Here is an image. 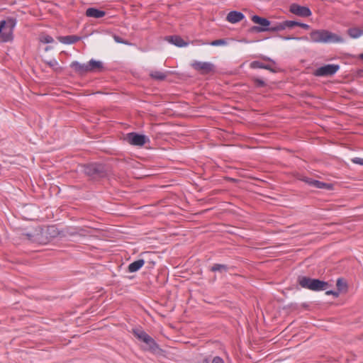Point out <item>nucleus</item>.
I'll use <instances>...</instances> for the list:
<instances>
[{"label":"nucleus","mask_w":363,"mask_h":363,"mask_svg":"<svg viewBox=\"0 0 363 363\" xmlns=\"http://www.w3.org/2000/svg\"><path fill=\"white\" fill-rule=\"evenodd\" d=\"M250 67L254 68V69H256V68L265 69H268L272 72H276V70L271 65H265L259 61L252 62L250 64Z\"/></svg>","instance_id":"19"},{"label":"nucleus","mask_w":363,"mask_h":363,"mask_svg":"<svg viewBox=\"0 0 363 363\" xmlns=\"http://www.w3.org/2000/svg\"><path fill=\"white\" fill-rule=\"evenodd\" d=\"M252 21L253 23L259 25L260 26H253L252 30L256 32H263V31H274L272 28L274 27H269L270 25V21L267 18H262L258 16H253L252 17Z\"/></svg>","instance_id":"6"},{"label":"nucleus","mask_w":363,"mask_h":363,"mask_svg":"<svg viewBox=\"0 0 363 363\" xmlns=\"http://www.w3.org/2000/svg\"><path fill=\"white\" fill-rule=\"evenodd\" d=\"M143 342H144L151 350H155V349L157 348L156 342L149 335H147Z\"/></svg>","instance_id":"23"},{"label":"nucleus","mask_w":363,"mask_h":363,"mask_svg":"<svg viewBox=\"0 0 363 363\" xmlns=\"http://www.w3.org/2000/svg\"><path fill=\"white\" fill-rule=\"evenodd\" d=\"M264 59L265 60L271 61V62H272L274 64V61H272V60H270V59H269V58H268V57H264Z\"/></svg>","instance_id":"36"},{"label":"nucleus","mask_w":363,"mask_h":363,"mask_svg":"<svg viewBox=\"0 0 363 363\" xmlns=\"http://www.w3.org/2000/svg\"><path fill=\"white\" fill-rule=\"evenodd\" d=\"M16 21L9 18L0 22V40L9 42L13 40V30L16 26Z\"/></svg>","instance_id":"3"},{"label":"nucleus","mask_w":363,"mask_h":363,"mask_svg":"<svg viewBox=\"0 0 363 363\" xmlns=\"http://www.w3.org/2000/svg\"><path fill=\"white\" fill-rule=\"evenodd\" d=\"M57 40L63 44H74L81 40L77 35L59 36Z\"/></svg>","instance_id":"13"},{"label":"nucleus","mask_w":363,"mask_h":363,"mask_svg":"<svg viewBox=\"0 0 363 363\" xmlns=\"http://www.w3.org/2000/svg\"><path fill=\"white\" fill-rule=\"evenodd\" d=\"M298 22L294 21H285L281 23H278L274 26V28H272L273 30H282L286 28H292L294 26H298Z\"/></svg>","instance_id":"12"},{"label":"nucleus","mask_w":363,"mask_h":363,"mask_svg":"<svg viewBox=\"0 0 363 363\" xmlns=\"http://www.w3.org/2000/svg\"><path fill=\"white\" fill-rule=\"evenodd\" d=\"M203 363H209V361L207 359H203Z\"/></svg>","instance_id":"37"},{"label":"nucleus","mask_w":363,"mask_h":363,"mask_svg":"<svg viewBox=\"0 0 363 363\" xmlns=\"http://www.w3.org/2000/svg\"><path fill=\"white\" fill-rule=\"evenodd\" d=\"M212 363H224V362L220 357H215L212 360Z\"/></svg>","instance_id":"33"},{"label":"nucleus","mask_w":363,"mask_h":363,"mask_svg":"<svg viewBox=\"0 0 363 363\" xmlns=\"http://www.w3.org/2000/svg\"><path fill=\"white\" fill-rule=\"evenodd\" d=\"M336 286L338 291H342L343 289H346V283L342 279H338L337 280Z\"/></svg>","instance_id":"26"},{"label":"nucleus","mask_w":363,"mask_h":363,"mask_svg":"<svg viewBox=\"0 0 363 363\" xmlns=\"http://www.w3.org/2000/svg\"><path fill=\"white\" fill-rule=\"evenodd\" d=\"M150 76L157 80H164L167 77V74L162 72L154 70L151 71Z\"/></svg>","instance_id":"21"},{"label":"nucleus","mask_w":363,"mask_h":363,"mask_svg":"<svg viewBox=\"0 0 363 363\" xmlns=\"http://www.w3.org/2000/svg\"><path fill=\"white\" fill-rule=\"evenodd\" d=\"M45 50H50V48H45Z\"/></svg>","instance_id":"40"},{"label":"nucleus","mask_w":363,"mask_h":363,"mask_svg":"<svg viewBox=\"0 0 363 363\" xmlns=\"http://www.w3.org/2000/svg\"><path fill=\"white\" fill-rule=\"evenodd\" d=\"M166 40L177 47H184L188 45L187 43L178 35L167 36Z\"/></svg>","instance_id":"14"},{"label":"nucleus","mask_w":363,"mask_h":363,"mask_svg":"<svg viewBox=\"0 0 363 363\" xmlns=\"http://www.w3.org/2000/svg\"><path fill=\"white\" fill-rule=\"evenodd\" d=\"M70 67L76 72L79 74H84L88 72L87 64H81L77 61L72 62Z\"/></svg>","instance_id":"16"},{"label":"nucleus","mask_w":363,"mask_h":363,"mask_svg":"<svg viewBox=\"0 0 363 363\" xmlns=\"http://www.w3.org/2000/svg\"><path fill=\"white\" fill-rule=\"evenodd\" d=\"M145 264V261L143 259H138L128 265L129 272H135L138 271Z\"/></svg>","instance_id":"18"},{"label":"nucleus","mask_w":363,"mask_h":363,"mask_svg":"<svg viewBox=\"0 0 363 363\" xmlns=\"http://www.w3.org/2000/svg\"><path fill=\"white\" fill-rule=\"evenodd\" d=\"M244 15L239 11H230L226 17V20L232 23H236L240 22L244 18Z\"/></svg>","instance_id":"11"},{"label":"nucleus","mask_w":363,"mask_h":363,"mask_svg":"<svg viewBox=\"0 0 363 363\" xmlns=\"http://www.w3.org/2000/svg\"><path fill=\"white\" fill-rule=\"evenodd\" d=\"M298 283L302 288L315 291L325 290L329 286L328 282L304 276L298 277Z\"/></svg>","instance_id":"2"},{"label":"nucleus","mask_w":363,"mask_h":363,"mask_svg":"<svg viewBox=\"0 0 363 363\" xmlns=\"http://www.w3.org/2000/svg\"><path fill=\"white\" fill-rule=\"evenodd\" d=\"M298 26H299L303 29H306V30H308L310 28L309 25L306 24V23H298Z\"/></svg>","instance_id":"35"},{"label":"nucleus","mask_w":363,"mask_h":363,"mask_svg":"<svg viewBox=\"0 0 363 363\" xmlns=\"http://www.w3.org/2000/svg\"><path fill=\"white\" fill-rule=\"evenodd\" d=\"M133 333L137 338H138L141 341H143L144 339H145V337L147 336V334L140 329H133Z\"/></svg>","instance_id":"24"},{"label":"nucleus","mask_w":363,"mask_h":363,"mask_svg":"<svg viewBox=\"0 0 363 363\" xmlns=\"http://www.w3.org/2000/svg\"><path fill=\"white\" fill-rule=\"evenodd\" d=\"M340 69L338 65H326L322 66L314 72V75L317 77H329L335 74Z\"/></svg>","instance_id":"7"},{"label":"nucleus","mask_w":363,"mask_h":363,"mask_svg":"<svg viewBox=\"0 0 363 363\" xmlns=\"http://www.w3.org/2000/svg\"><path fill=\"white\" fill-rule=\"evenodd\" d=\"M88 67V72H94L97 70H101L103 69V64L100 61H96L94 60H91L87 64Z\"/></svg>","instance_id":"17"},{"label":"nucleus","mask_w":363,"mask_h":363,"mask_svg":"<svg viewBox=\"0 0 363 363\" xmlns=\"http://www.w3.org/2000/svg\"><path fill=\"white\" fill-rule=\"evenodd\" d=\"M39 40L43 43H52L54 42V39L48 35L42 34L39 37Z\"/></svg>","instance_id":"25"},{"label":"nucleus","mask_w":363,"mask_h":363,"mask_svg":"<svg viewBox=\"0 0 363 363\" xmlns=\"http://www.w3.org/2000/svg\"><path fill=\"white\" fill-rule=\"evenodd\" d=\"M359 58L363 60V53L359 55Z\"/></svg>","instance_id":"38"},{"label":"nucleus","mask_w":363,"mask_h":363,"mask_svg":"<svg viewBox=\"0 0 363 363\" xmlns=\"http://www.w3.org/2000/svg\"><path fill=\"white\" fill-rule=\"evenodd\" d=\"M45 50H50V48H45Z\"/></svg>","instance_id":"41"},{"label":"nucleus","mask_w":363,"mask_h":363,"mask_svg":"<svg viewBox=\"0 0 363 363\" xmlns=\"http://www.w3.org/2000/svg\"><path fill=\"white\" fill-rule=\"evenodd\" d=\"M211 270L212 272H219L220 273H223L228 272V267L225 264H215L211 267Z\"/></svg>","instance_id":"22"},{"label":"nucleus","mask_w":363,"mask_h":363,"mask_svg":"<svg viewBox=\"0 0 363 363\" xmlns=\"http://www.w3.org/2000/svg\"><path fill=\"white\" fill-rule=\"evenodd\" d=\"M113 38L114 40L118 43H123L125 45H130V43H129L127 40H123V38H121V37H119L116 35H114L113 36Z\"/></svg>","instance_id":"29"},{"label":"nucleus","mask_w":363,"mask_h":363,"mask_svg":"<svg viewBox=\"0 0 363 363\" xmlns=\"http://www.w3.org/2000/svg\"><path fill=\"white\" fill-rule=\"evenodd\" d=\"M209 44L213 46H219V45H225L227 44V43L224 39H218V40H213Z\"/></svg>","instance_id":"27"},{"label":"nucleus","mask_w":363,"mask_h":363,"mask_svg":"<svg viewBox=\"0 0 363 363\" xmlns=\"http://www.w3.org/2000/svg\"><path fill=\"white\" fill-rule=\"evenodd\" d=\"M311 41L315 43H342L343 38L327 30H314L310 33Z\"/></svg>","instance_id":"1"},{"label":"nucleus","mask_w":363,"mask_h":363,"mask_svg":"<svg viewBox=\"0 0 363 363\" xmlns=\"http://www.w3.org/2000/svg\"><path fill=\"white\" fill-rule=\"evenodd\" d=\"M47 65L52 67V69H58V62L56 60H52L50 61H48L46 62Z\"/></svg>","instance_id":"28"},{"label":"nucleus","mask_w":363,"mask_h":363,"mask_svg":"<svg viewBox=\"0 0 363 363\" xmlns=\"http://www.w3.org/2000/svg\"><path fill=\"white\" fill-rule=\"evenodd\" d=\"M352 162L354 164L363 165V159L360 157H354L352 159Z\"/></svg>","instance_id":"32"},{"label":"nucleus","mask_w":363,"mask_h":363,"mask_svg":"<svg viewBox=\"0 0 363 363\" xmlns=\"http://www.w3.org/2000/svg\"><path fill=\"white\" fill-rule=\"evenodd\" d=\"M255 84L257 86L262 87L265 86V82L259 79H254Z\"/></svg>","instance_id":"31"},{"label":"nucleus","mask_w":363,"mask_h":363,"mask_svg":"<svg viewBox=\"0 0 363 363\" xmlns=\"http://www.w3.org/2000/svg\"><path fill=\"white\" fill-rule=\"evenodd\" d=\"M306 183L308 184L310 186L315 187L317 189H331L332 185L330 184H327L324 182H321L318 180L312 179L310 178H304L303 179Z\"/></svg>","instance_id":"10"},{"label":"nucleus","mask_w":363,"mask_h":363,"mask_svg":"<svg viewBox=\"0 0 363 363\" xmlns=\"http://www.w3.org/2000/svg\"><path fill=\"white\" fill-rule=\"evenodd\" d=\"M124 139L130 145L135 146H143L146 143L150 141L149 138L145 135H141L133 132L128 133L125 136Z\"/></svg>","instance_id":"5"},{"label":"nucleus","mask_w":363,"mask_h":363,"mask_svg":"<svg viewBox=\"0 0 363 363\" xmlns=\"http://www.w3.org/2000/svg\"><path fill=\"white\" fill-rule=\"evenodd\" d=\"M325 294L327 295H333L335 297H337L339 296V291H327Z\"/></svg>","instance_id":"34"},{"label":"nucleus","mask_w":363,"mask_h":363,"mask_svg":"<svg viewBox=\"0 0 363 363\" xmlns=\"http://www.w3.org/2000/svg\"><path fill=\"white\" fill-rule=\"evenodd\" d=\"M106 13L104 11L99 10L95 8H89L86 11V15L88 17H92L95 18H101L105 16Z\"/></svg>","instance_id":"15"},{"label":"nucleus","mask_w":363,"mask_h":363,"mask_svg":"<svg viewBox=\"0 0 363 363\" xmlns=\"http://www.w3.org/2000/svg\"><path fill=\"white\" fill-rule=\"evenodd\" d=\"M289 11L301 17H308L311 15V11L308 7L300 6L296 4H293L290 6Z\"/></svg>","instance_id":"9"},{"label":"nucleus","mask_w":363,"mask_h":363,"mask_svg":"<svg viewBox=\"0 0 363 363\" xmlns=\"http://www.w3.org/2000/svg\"><path fill=\"white\" fill-rule=\"evenodd\" d=\"M347 33L352 38H357L363 34V30L358 28H351L347 30Z\"/></svg>","instance_id":"20"},{"label":"nucleus","mask_w":363,"mask_h":363,"mask_svg":"<svg viewBox=\"0 0 363 363\" xmlns=\"http://www.w3.org/2000/svg\"><path fill=\"white\" fill-rule=\"evenodd\" d=\"M23 236H24L26 239L31 242H35L36 240L35 235L32 233H26L23 234Z\"/></svg>","instance_id":"30"},{"label":"nucleus","mask_w":363,"mask_h":363,"mask_svg":"<svg viewBox=\"0 0 363 363\" xmlns=\"http://www.w3.org/2000/svg\"><path fill=\"white\" fill-rule=\"evenodd\" d=\"M296 39H299V38H297ZM300 39L307 40V38H301Z\"/></svg>","instance_id":"39"},{"label":"nucleus","mask_w":363,"mask_h":363,"mask_svg":"<svg viewBox=\"0 0 363 363\" xmlns=\"http://www.w3.org/2000/svg\"><path fill=\"white\" fill-rule=\"evenodd\" d=\"M81 172L86 175L93 177H104L106 175V167L101 163H91L81 166Z\"/></svg>","instance_id":"4"},{"label":"nucleus","mask_w":363,"mask_h":363,"mask_svg":"<svg viewBox=\"0 0 363 363\" xmlns=\"http://www.w3.org/2000/svg\"><path fill=\"white\" fill-rule=\"evenodd\" d=\"M191 67L201 74H206L214 71V65L208 62L194 61Z\"/></svg>","instance_id":"8"}]
</instances>
